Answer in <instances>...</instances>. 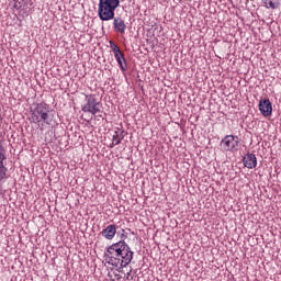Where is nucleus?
Returning <instances> with one entry per match:
<instances>
[{
	"label": "nucleus",
	"instance_id": "nucleus-1",
	"mask_svg": "<svg viewBox=\"0 0 281 281\" xmlns=\"http://www.w3.org/2000/svg\"><path fill=\"white\" fill-rule=\"evenodd\" d=\"M30 121L33 124H41V122H43L48 126L56 123L54 115L49 114V105H47V103H37L35 109L32 110Z\"/></svg>",
	"mask_w": 281,
	"mask_h": 281
},
{
	"label": "nucleus",
	"instance_id": "nucleus-2",
	"mask_svg": "<svg viewBox=\"0 0 281 281\" xmlns=\"http://www.w3.org/2000/svg\"><path fill=\"white\" fill-rule=\"evenodd\" d=\"M117 8H120V0H99L98 16L100 21H113Z\"/></svg>",
	"mask_w": 281,
	"mask_h": 281
},
{
	"label": "nucleus",
	"instance_id": "nucleus-3",
	"mask_svg": "<svg viewBox=\"0 0 281 281\" xmlns=\"http://www.w3.org/2000/svg\"><path fill=\"white\" fill-rule=\"evenodd\" d=\"M126 247V241L120 240L109 246L104 251V260L112 267H120V255Z\"/></svg>",
	"mask_w": 281,
	"mask_h": 281
},
{
	"label": "nucleus",
	"instance_id": "nucleus-4",
	"mask_svg": "<svg viewBox=\"0 0 281 281\" xmlns=\"http://www.w3.org/2000/svg\"><path fill=\"white\" fill-rule=\"evenodd\" d=\"M86 104L82 106L83 113H91L97 117H102V104L95 99V94H86Z\"/></svg>",
	"mask_w": 281,
	"mask_h": 281
},
{
	"label": "nucleus",
	"instance_id": "nucleus-5",
	"mask_svg": "<svg viewBox=\"0 0 281 281\" xmlns=\"http://www.w3.org/2000/svg\"><path fill=\"white\" fill-rule=\"evenodd\" d=\"M133 256H134V252L133 250H131V246H128V244L123 246V250L119 257L120 267H123V268L128 267V265H131V262L133 261Z\"/></svg>",
	"mask_w": 281,
	"mask_h": 281
},
{
	"label": "nucleus",
	"instance_id": "nucleus-6",
	"mask_svg": "<svg viewBox=\"0 0 281 281\" xmlns=\"http://www.w3.org/2000/svg\"><path fill=\"white\" fill-rule=\"evenodd\" d=\"M221 146L231 153L238 150V136L226 135L221 142Z\"/></svg>",
	"mask_w": 281,
	"mask_h": 281
},
{
	"label": "nucleus",
	"instance_id": "nucleus-7",
	"mask_svg": "<svg viewBox=\"0 0 281 281\" xmlns=\"http://www.w3.org/2000/svg\"><path fill=\"white\" fill-rule=\"evenodd\" d=\"M259 111L263 117H269L271 113H273V106L271 105V101L269 99L261 100L259 102Z\"/></svg>",
	"mask_w": 281,
	"mask_h": 281
},
{
	"label": "nucleus",
	"instance_id": "nucleus-8",
	"mask_svg": "<svg viewBox=\"0 0 281 281\" xmlns=\"http://www.w3.org/2000/svg\"><path fill=\"white\" fill-rule=\"evenodd\" d=\"M113 20V29L116 34H126V22L121 16L114 18Z\"/></svg>",
	"mask_w": 281,
	"mask_h": 281
},
{
	"label": "nucleus",
	"instance_id": "nucleus-9",
	"mask_svg": "<svg viewBox=\"0 0 281 281\" xmlns=\"http://www.w3.org/2000/svg\"><path fill=\"white\" fill-rule=\"evenodd\" d=\"M100 234L106 240H113L115 238V234H117V227H115L113 224H110L104 229H102Z\"/></svg>",
	"mask_w": 281,
	"mask_h": 281
},
{
	"label": "nucleus",
	"instance_id": "nucleus-10",
	"mask_svg": "<svg viewBox=\"0 0 281 281\" xmlns=\"http://www.w3.org/2000/svg\"><path fill=\"white\" fill-rule=\"evenodd\" d=\"M244 166L249 169L256 168V166H258V160L256 158V155L255 154L246 155L244 157Z\"/></svg>",
	"mask_w": 281,
	"mask_h": 281
},
{
	"label": "nucleus",
	"instance_id": "nucleus-11",
	"mask_svg": "<svg viewBox=\"0 0 281 281\" xmlns=\"http://www.w3.org/2000/svg\"><path fill=\"white\" fill-rule=\"evenodd\" d=\"M122 139H124V133L123 132H114L112 136V143L110 144V148H115L119 144L122 143Z\"/></svg>",
	"mask_w": 281,
	"mask_h": 281
},
{
	"label": "nucleus",
	"instance_id": "nucleus-12",
	"mask_svg": "<svg viewBox=\"0 0 281 281\" xmlns=\"http://www.w3.org/2000/svg\"><path fill=\"white\" fill-rule=\"evenodd\" d=\"M114 58L116 59L121 69L124 71V67H126V59L124 58V54L122 53V50L114 53Z\"/></svg>",
	"mask_w": 281,
	"mask_h": 281
},
{
	"label": "nucleus",
	"instance_id": "nucleus-13",
	"mask_svg": "<svg viewBox=\"0 0 281 281\" xmlns=\"http://www.w3.org/2000/svg\"><path fill=\"white\" fill-rule=\"evenodd\" d=\"M263 3L268 10H278L280 8V0H263Z\"/></svg>",
	"mask_w": 281,
	"mask_h": 281
},
{
	"label": "nucleus",
	"instance_id": "nucleus-14",
	"mask_svg": "<svg viewBox=\"0 0 281 281\" xmlns=\"http://www.w3.org/2000/svg\"><path fill=\"white\" fill-rule=\"evenodd\" d=\"M110 47L114 52V54H117V52H121L120 47H117V45H115V43H113V41H110Z\"/></svg>",
	"mask_w": 281,
	"mask_h": 281
},
{
	"label": "nucleus",
	"instance_id": "nucleus-15",
	"mask_svg": "<svg viewBox=\"0 0 281 281\" xmlns=\"http://www.w3.org/2000/svg\"><path fill=\"white\" fill-rule=\"evenodd\" d=\"M114 278H115V280H117V281L122 280V276H121V274H114Z\"/></svg>",
	"mask_w": 281,
	"mask_h": 281
}]
</instances>
